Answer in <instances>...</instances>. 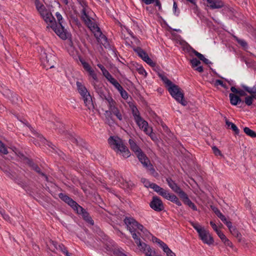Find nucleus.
<instances>
[{"instance_id":"nucleus-32","label":"nucleus","mask_w":256,"mask_h":256,"mask_svg":"<svg viewBox=\"0 0 256 256\" xmlns=\"http://www.w3.org/2000/svg\"><path fill=\"white\" fill-rule=\"evenodd\" d=\"M164 198L174 203L178 200V197L176 195L170 194L168 192H166V196H164Z\"/></svg>"},{"instance_id":"nucleus-20","label":"nucleus","mask_w":256,"mask_h":256,"mask_svg":"<svg viewBox=\"0 0 256 256\" xmlns=\"http://www.w3.org/2000/svg\"><path fill=\"white\" fill-rule=\"evenodd\" d=\"M84 101L85 106L90 110H93L94 108V106L92 100V98L90 94L82 98Z\"/></svg>"},{"instance_id":"nucleus-19","label":"nucleus","mask_w":256,"mask_h":256,"mask_svg":"<svg viewBox=\"0 0 256 256\" xmlns=\"http://www.w3.org/2000/svg\"><path fill=\"white\" fill-rule=\"evenodd\" d=\"M76 84L78 93L80 94L82 98H85V96L90 94L86 86L82 84V83L80 82H76Z\"/></svg>"},{"instance_id":"nucleus-33","label":"nucleus","mask_w":256,"mask_h":256,"mask_svg":"<svg viewBox=\"0 0 256 256\" xmlns=\"http://www.w3.org/2000/svg\"><path fill=\"white\" fill-rule=\"evenodd\" d=\"M230 232L232 235L236 237L238 240L239 242L240 241L242 236L236 227L230 230Z\"/></svg>"},{"instance_id":"nucleus-45","label":"nucleus","mask_w":256,"mask_h":256,"mask_svg":"<svg viewBox=\"0 0 256 256\" xmlns=\"http://www.w3.org/2000/svg\"><path fill=\"white\" fill-rule=\"evenodd\" d=\"M234 38L235 40L237 41V42L242 46L246 47V46H247V43L245 42V40L239 39L238 37L236 36H234Z\"/></svg>"},{"instance_id":"nucleus-6","label":"nucleus","mask_w":256,"mask_h":256,"mask_svg":"<svg viewBox=\"0 0 256 256\" xmlns=\"http://www.w3.org/2000/svg\"><path fill=\"white\" fill-rule=\"evenodd\" d=\"M49 250L54 252L60 251L64 254L66 256H72L68 252L66 248L62 244H58L54 240L49 241Z\"/></svg>"},{"instance_id":"nucleus-25","label":"nucleus","mask_w":256,"mask_h":256,"mask_svg":"<svg viewBox=\"0 0 256 256\" xmlns=\"http://www.w3.org/2000/svg\"><path fill=\"white\" fill-rule=\"evenodd\" d=\"M226 124L228 128H231L234 132L236 134H238L240 130L235 124L229 122L227 119L226 120Z\"/></svg>"},{"instance_id":"nucleus-55","label":"nucleus","mask_w":256,"mask_h":256,"mask_svg":"<svg viewBox=\"0 0 256 256\" xmlns=\"http://www.w3.org/2000/svg\"><path fill=\"white\" fill-rule=\"evenodd\" d=\"M104 100L106 101L108 104L114 100L109 94H107V96L106 98H104Z\"/></svg>"},{"instance_id":"nucleus-16","label":"nucleus","mask_w":256,"mask_h":256,"mask_svg":"<svg viewBox=\"0 0 256 256\" xmlns=\"http://www.w3.org/2000/svg\"><path fill=\"white\" fill-rule=\"evenodd\" d=\"M94 36L96 38L98 42L103 45L104 48H107L108 46V39L105 35H104L101 30L98 32H95L94 34Z\"/></svg>"},{"instance_id":"nucleus-50","label":"nucleus","mask_w":256,"mask_h":256,"mask_svg":"<svg viewBox=\"0 0 256 256\" xmlns=\"http://www.w3.org/2000/svg\"><path fill=\"white\" fill-rule=\"evenodd\" d=\"M97 66L102 70V74L104 75H104L106 74L108 72L106 70V68L102 64H97Z\"/></svg>"},{"instance_id":"nucleus-22","label":"nucleus","mask_w":256,"mask_h":256,"mask_svg":"<svg viewBox=\"0 0 256 256\" xmlns=\"http://www.w3.org/2000/svg\"><path fill=\"white\" fill-rule=\"evenodd\" d=\"M166 181L168 186L172 188V190L176 193L180 190V188L178 184L172 180L171 178H167Z\"/></svg>"},{"instance_id":"nucleus-54","label":"nucleus","mask_w":256,"mask_h":256,"mask_svg":"<svg viewBox=\"0 0 256 256\" xmlns=\"http://www.w3.org/2000/svg\"><path fill=\"white\" fill-rule=\"evenodd\" d=\"M160 246L162 248L163 250L166 253V252H168V251L170 250L168 246L164 242H162V244Z\"/></svg>"},{"instance_id":"nucleus-14","label":"nucleus","mask_w":256,"mask_h":256,"mask_svg":"<svg viewBox=\"0 0 256 256\" xmlns=\"http://www.w3.org/2000/svg\"><path fill=\"white\" fill-rule=\"evenodd\" d=\"M82 18L91 30L94 32V34L95 32H98L100 30V28L97 26V24L91 20L88 14L84 16H82Z\"/></svg>"},{"instance_id":"nucleus-53","label":"nucleus","mask_w":256,"mask_h":256,"mask_svg":"<svg viewBox=\"0 0 256 256\" xmlns=\"http://www.w3.org/2000/svg\"><path fill=\"white\" fill-rule=\"evenodd\" d=\"M160 246L162 248L163 250L166 253V252H168V251L170 250L168 246L164 242H162V244Z\"/></svg>"},{"instance_id":"nucleus-23","label":"nucleus","mask_w":256,"mask_h":256,"mask_svg":"<svg viewBox=\"0 0 256 256\" xmlns=\"http://www.w3.org/2000/svg\"><path fill=\"white\" fill-rule=\"evenodd\" d=\"M112 114V112L108 110H106L104 114L106 118V122L108 125H111L112 124H113L114 122Z\"/></svg>"},{"instance_id":"nucleus-40","label":"nucleus","mask_w":256,"mask_h":256,"mask_svg":"<svg viewBox=\"0 0 256 256\" xmlns=\"http://www.w3.org/2000/svg\"><path fill=\"white\" fill-rule=\"evenodd\" d=\"M56 130H58L60 132H64V125L63 124L60 122L58 119H56Z\"/></svg>"},{"instance_id":"nucleus-30","label":"nucleus","mask_w":256,"mask_h":256,"mask_svg":"<svg viewBox=\"0 0 256 256\" xmlns=\"http://www.w3.org/2000/svg\"><path fill=\"white\" fill-rule=\"evenodd\" d=\"M40 59L43 66L46 68L48 64V60L47 58L46 54L45 51H44L43 53H41Z\"/></svg>"},{"instance_id":"nucleus-24","label":"nucleus","mask_w":256,"mask_h":256,"mask_svg":"<svg viewBox=\"0 0 256 256\" xmlns=\"http://www.w3.org/2000/svg\"><path fill=\"white\" fill-rule=\"evenodd\" d=\"M129 144L130 146V148L132 151H134L135 152L136 155L138 153H140V152H142L141 149L132 140H129Z\"/></svg>"},{"instance_id":"nucleus-48","label":"nucleus","mask_w":256,"mask_h":256,"mask_svg":"<svg viewBox=\"0 0 256 256\" xmlns=\"http://www.w3.org/2000/svg\"><path fill=\"white\" fill-rule=\"evenodd\" d=\"M212 150L214 154L216 156H222L221 152L218 149V148L216 146H212Z\"/></svg>"},{"instance_id":"nucleus-44","label":"nucleus","mask_w":256,"mask_h":256,"mask_svg":"<svg viewBox=\"0 0 256 256\" xmlns=\"http://www.w3.org/2000/svg\"><path fill=\"white\" fill-rule=\"evenodd\" d=\"M215 85L216 86L220 85L222 87H223L224 88L226 89L228 88L227 85L226 84L224 83V82L222 80H216Z\"/></svg>"},{"instance_id":"nucleus-7","label":"nucleus","mask_w":256,"mask_h":256,"mask_svg":"<svg viewBox=\"0 0 256 256\" xmlns=\"http://www.w3.org/2000/svg\"><path fill=\"white\" fill-rule=\"evenodd\" d=\"M150 206L152 210L158 212L162 211L164 208L162 200L157 196L152 197Z\"/></svg>"},{"instance_id":"nucleus-38","label":"nucleus","mask_w":256,"mask_h":256,"mask_svg":"<svg viewBox=\"0 0 256 256\" xmlns=\"http://www.w3.org/2000/svg\"><path fill=\"white\" fill-rule=\"evenodd\" d=\"M184 204L188 205L190 208L196 211L197 208L196 206L193 203L190 198L184 202Z\"/></svg>"},{"instance_id":"nucleus-57","label":"nucleus","mask_w":256,"mask_h":256,"mask_svg":"<svg viewBox=\"0 0 256 256\" xmlns=\"http://www.w3.org/2000/svg\"><path fill=\"white\" fill-rule=\"evenodd\" d=\"M210 225L212 228L214 229V230L216 232V234H218V232L220 231L216 225L214 224V222H213L212 221H210Z\"/></svg>"},{"instance_id":"nucleus-9","label":"nucleus","mask_w":256,"mask_h":256,"mask_svg":"<svg viewBox=\"0 0 256 256\" xmlns=\"http://www.w3.org/2000/svg\"><path fill=\"white\" fill-rule=\"evenodd\" d=\"M74 210L78 214H82L84 219L91 225H94V222L90 216L89 214L79 204L76 208Z\"/></svg>"},{"instance_id":"nucleus-37","label":"nucleus","mask_w":256,"mask_h":256,"mask_svg":"<svg viewBox=\"0 0 256 256\" xmlns=\"http://www.w3.org/2000/svg\"><path fill=\"white\" fill-rule=\"evenodd\" d=\"M112 114H114V116H116V117L120 120H122V114L120 113V110L118 109V108H116L115 110H114L112 112Z\"/></svg>"},{"instance_id":"nucleus-8","label":"nucleus","mask_w":256,"mask_h":256,"mask_svg":"<svg viewBox=\"0 0 256 256\" xmlns=\"http://www.w3.org/2000/svg\"><path fill=\"white\" fill-rule=\"evenodd\" d=\"M134 50L137 53L138 56L148 64L152 67L155 66L156 63L152 60L148 54L142 48L138 47L134 48Z\"/></svg>"},{"instance_id":"nucleus-3","label":"nucleus","mask_w":256,"mask_h":256,"mask_svg":"<svg viewBox=\"0 0 256 256\" xmlns=\"http://www.w3.org/2000/svg\"><path fill=\"white\" fill-rule=\"evenodd\" d=\"M168 91L178 102L184 106L188 104L187 101L184 98V93L182 90L177 85L174 84L168 88Z\"/></svg>"},{"instance_id":"nucleus-11","label":"nucleus","mask_w":256,"mask_h":256,"mask_svg":"<svg viewBox=\"0 0 256 256\" xmlns=\"http://www.w3.org/2000/svg\"><path fill=\"white\" fill-rule=\"evenodd\" d=\"M199 236L204 243L208 245H211L214 242V239L209 232L205 229L199 234Z\"/></svg>"},{"instance_id":"nucleus-21","label":"nucleus","mask_w":256,"mask_h":256,"mask_svg":"<svg viewBox=\"0 0 256 256\" xmlns=\"http://www.w3.org/2000/svg\"><path fill=\"white\" fill-rule=\"evenodd\" d=\"M230 102L232 105L236 106L242 102L240 97L234 94L230 93L229 94Z\"/></svg>"},{"instance_id":"nucleus-56","label":"nucleus","mask_w":256,"mask_h":256,"mask_svg":"<svg viewBox=\"0 0 256 256\" xmlns=\"http://www.w3.org/2000/svg\"><path fill=\"white\" fill-rule=\"evenodd\" d=\"M192 52L200 59V60H201L202 58H204V55L198 52L195 50L192 49Z\"/></svg>"},{"instance_id":"nucleus-46","label":"nucleus","mask_w":256,"mask_h":256,"mask_svg":"<svg viewBox=\"0 0 256 256\" xmlns=\"http://www.w3.org/2000/svg\"><path fill=\"white\" fill-rule=\"evenodd\" d=\"M0 92L2 93L4 95L10 97L9 94L10 93V92L9 90L6 89L4 86V88L2 86V88H0Z\"/></svg>"},{"instance_id":"nucleus-61","label":"nucleus","mask_w":256,"mask_h":256,"mask_svg":"<svg viewBox=\"0 0 256 256\" xmlns=\"http://www.w3.org/2000/svg\"><path fill=\"white\" fill-rule=\"evenodd\" d=\"M148 134L150 136V137L153 140H155L156 139L155 134L152 133V128H148Z\"/></svg>"},{"instance_id":"nucleus-62","label":"nucleus","mask_w":256,"mask_h":256,"mask_svg":"<svg viewBox=\"0 0 256 256\" xmlns=\"http://www.w3.org/2000/svg\"><path fill=\"white\" fill-rule=\"evenodd\" d=\"M136 229H138V230H139L140 231L143 232H144V230H146L144 228V226L142 224H141L140 223H138V222L137 223L136 226Z\"/></svg>"},{"instance_id":"nucleus-59","label":"nucleus","mask_w":256,"mask_h":256,"mask_svg":"<svg viewBox=\"0 0 256 256\" xmlns=\"http://www.w3.org/2000/svg\"><path fill=\"white\" fill-rule=\"evenodd\" d=\"M114 256H126L125 254L118 250H115L114 252Z\"/></svg>"},{"instance_id":"nucleus-64","label":"nucleus","mask_w":256,"mask_h":256,"mask_svg":"<svg viewBox=\"0 0 256 256\" xmlns=\"http://www.w3.org/2000/svg\"><path fill=\"white\" fill-rule=\"evenodd\" d=\"M37 136H38V140H40L42 143H44L45 142V141L46 140L45 138H44L42 136L39 134H37Z\"/></svg>"},{"instance_id":"nucleus-4","label":"nucleus","mask_w":256,"mask_h":256,"mask_svg":"<svg viewBox=\"0 0 256 256\" xmlns=\"http://www.w3.org/2000/svg\"><path fill=\"white\" fill-rule=\"evenodd\" d=\"M130 232L132 234V237L134 239L135 242L137 244L138 246L140 248L141 250H142L144 252L146 253V256H152V250L148 245H147L144 242H142L139 236L140 233H136V230H134V232Z\"/></svg>"},{"instance_id":"nucleus-60","label":"nucleus","mask_w":256,"mask_h":256,"mask_svg":"<svg viewBox=\"0 0 256 256\" xmlns=\"http://www.w3.org/2000/svg\"><path fill=\"white\" fill-rule=\"evenodd\" d=\"M112 85L118 90V92L123 88L117 80H116Z\"/></svg>"},{"instance_id":"nucleus-13","label":"nucleus","mask_w":256,"mask_h":256,"mask_svg":"<svg viewBox=\"0 0 256 256\" xmlns=\"http://www.w3.org/2000/svg\"><path fill=\"white\" fill-rule=\"evenodd\" d=\"M124 222L126 226L127 229L130 232H132L136 230V226L138 222L132 217H126Z\"/></svg>"},{"instance_id":"nucleus-36","label":"nucleus","mask_w":256,"mask_h":256,"mask_svg":"<svg viewBox=\"0 0 256 256\" xmlns=\"http://www.w3.org/2000/svg\"><path fill=\"white\" fill-rule=\"evenodd\" d=\"M190 224L193 228L197 231L198 235L204 230V228H202V226L198 224H196L194 222H191Z\"/></svg>"},{"instance_id":"nucleus-5","label":"nucleus","mask_w":256,"mask_h":256,"mask_svg":"<svg viewBox=\"0 0 256 256\" xmlns=\"http://www.w3.org/2000/svg\"><path fill=\"white\" fill-rule=\"evenodd\" d=\"M136 156L144 167L147 168L152 174L155 172V170L149 159L142 152H140L136 154Z\"/></svg>"},{"instance_id":"nucleus-10","label":"nucleus","mask_w":256,"mask_h":256,"mask_svg":"<svg viewBox=\"0 0 256 256\" xmlns=\"http://www.w3.org/2000/svg\"><path fill=\"white\" fill-rule=\"evenodd\" d=\"M35 4L41 16L47 23L48 22V11L47 9L42 4H40L38 0H36Z\"/></svg>"},{"instance_id":"nucleus-35","label":"nucleus","mask_w":256,"mask_h":256,"mask_svg":"<svg viewBox=\"0 0 256 256\" xmlns=\"http://www.w3.org/2000/svg\"><path fill=\"white\" fill-rule=\"evenodd\" d=\"M159 76L161 78L164 82L168 87L171 86L172 84H174L170 80H169L166 76L162 74H159Z\"/></svg>"},{"instance_id":"nucleus-31","label":"nucleus","mask_w":256,"mask_h":256,"mask_svg":"<svg viewBox=\"0 0 256 256\" xmlns=\"http://www.w3.org/2000/svg\"><path fill=\"white\" fill-rule=\"evenodd\" d=\"M176 193L178 194V196L184 202L189 199L186 194L182 190L181 188H180V190H178Z\"/></svg>"},{"instance_id":"nucleus-58","label":"nucleus","mask_w":256,"mask_h":256,"mask_svg":"<svg viewBox=\"0 0 256 256\" xmlns=\"http://www.w3.org/2000/svg\"><path fill=\"white\" fill-rule=\"evenodd\" d=\"M217 234L219 236V238L221 239V240L224 242L227 238L226 236L222 233V232L220 230L218 232Z\"/></svg>"},{"instance_id":"nucleus-39","label":"nucleus","mask_w":256,"mask_h":256,"mask_svg":"<svg viewBox=\"0 0 256 256\" xmlns=\"http://www.w3.org/2000/svg\"><path fill=\"white\" fill-rule=\"evenodd\" d=\"M96 90L100 98L104 100V98H106V96H107V94L104 93V90L100 88H97Z\"/></svg>"},{"instance_id":"nucleus-26","label":"nucleus","mask_w":256,"mask_h":256,"mask_svg":"<svg viewBox=\"0 0 256 256\" xmlns=\"http://www.w3.org/2000/svg\"><path fill=\"white\" fill-rule=\"evenodd\" d=\"M251 95L245 98L244 102L248 106L252 104L254 98L256 100V93H250Z\"/></svg>"},{"instance_id":"nucleus-47","label":"nucleus","mask_w":256,"mask_h":256,"mask_svg":"<svg viewBox=\"0 0 256 256\" xmlns=\"http://www.w3.org/2000/svg\"><path fill=\"white\" fill-rule=\"evenodd\" d=\"M119 92H120L122 97L124 99V100L128 99V94L123 88L122 89H121L119 91Z\"/></svg>"},{"instance_id":"nucleus-41","label":"nucleus","mask_w":256,"mask_h":256,"mask_svg":"<svg viewBox=\"0 0 256 256\" xmlns=\"http://www.w3.org/2000/svg\"><path fill=\"white\" fill-rule=\"evenodd\" d=\"M80 61L82 62V64L84 69L86 71L88 72L92 68L88 62H86L84 60H80Z\"/></svg>"},{"instance_id":"nucleus-15","label":"nucleus","mask_w":256,"mask_h":256,"mask_svg":"<svg viewBox=\"0 0 256 256\" xmlns=\"http://www.w3.org/2000/svg\"><path fill=\"white\" fill-rule=\"evenodd\" d=\"M146 182L148 184V185H146V186L147 188H150L154 190L157 193H158L160 195L164 197L166 196V192H168L164 188L160 187L158 184L154 183H150L148 181H146Z\"/></svg>"},{"instance_id":"nucleus-18","label":"nucleus","mask_w":256,"mask_h":256,"mask_svg":"<svg viewBox=\"0 0 256 256\" xmlns=\"http://www.w3.org/2000/svg\"><path fill=\"white\" fill-rule=\"evenodd\" d=\"M208 6L212 9L220 8L224 6V3L221 0H206Z\"/></svg>"},{"instance_id":"nucleus-27","label":"nucleus","mask_w":256,"mask_h":256,"mask_svg":"<svg viewBox=\"0 0 256 256\" xmlns=\"http://www.w3.org/2000/svg\"><path fill=\"white\" fill-rule=\"evenodd\" d=\"M78 4L82 7V16H86L88 14L86 12V8L88 7V4L86 0H77Z\"/></svg>"},{"instance_id":"nucleus-43","label":"nucleus","mask_w":256,"mask_h":256,"mask_svg":"<svg viewBox=\"0 0 256 256\" xmlns=\"http://www.w3.org/2000/svg\"><path fill=\"white\" fill-rule=\"evenodd\" d=\"M0 152L4 154H6L8 153V151L6 148L5 146L0 141Z\"/></svg>"},{"instance_id":"nucleus-28","label":"nucleus","mask_w":256,"mask_h":256,"mask_svg":"<svg viewBox=\"0 0 256 256\" xmlns=\"http://www.w3.org/2000/svg\"><path fill=\"white\" fill-rule=\"evenodd\" d=\"M122 186H123L124 188L126 190H130L134 186V184L130 180L125 181L124 182L122 183Z\"/></svg>"},{"instance_id":"nucleus-49","label":"nucleus","mask_w":256,"mask_h":256,"mask_svg":"<svg viewBox=\"0 0 256 256\" xmlns=\"http://www.w3.org/2000/svg\"><path fill=\"white\" fill-rule=\"evenodd\" d=\"M88 72L89 73V74L92 78L94 80H97V75L92 68L88 71Z\"/></svg>"},{"instance_id":"nucleus-12","label":"nucleus","mask_w":256,"mask_h":256,"mask_svg":"<svg viewBox=\"0 0 256 256\" xmlns=\"http://www.w3.org/2000/svg\"><path fill=\"white\" fill-rule=\"evenodd\" d=\"M59 198L64 202L70 206L74 210L78 205V204L71 198L64 193H60L58 194Z\"/></svg>"},{"instance_id":"nucleus-42","label":"nucleus","mask_w":256,"mask_h":256,"mask_svg":"<svg viewBox=\"0 0 256 256\" xmlns=\"http://www.w3.org/2000/svg\"><path fill=\"white\" fill-rule=\"evenodd\" d=\"M190 63L192 64V67L194 68L198 66L200 64V60L196 58H193L190 60Z\"/></svg>"},{"instance_id":"nucleus-2","label":"nucleus","mask_w":256,"mask_h":256,"mask_svg":"<svg viewBox=\"0 0 256 256\" xmlns=\"http://www.w3.org/2000/svg\"><path fill=\"white\" fill-rule=\"evenodd\" d=\"M108 143L112 148L120 152L124 158H128L130 156V152L124 144L122 140L118 136H110Z\"/></svg>"},{"instance_id":"nucleus-52","label":"nucleus","mask_w":256,"mask_h":256,"mask_svg":"<svg viewBox=\"0 0 256 256\" xmlns=\"http://www.w3.org/2000/svg\"><path fill=\"white\" fill-rule=\"evenodd\" d=\"M132 114L134 116V120H136V116H140V112L138 111V110L136 107L132 108Z\"/></svg>"},{"instance_id":"nucleus-17","label":"nucleus","mask_w":256,"mask_h":256,"mask_svg":"<svg viewBox=\"0 0 256 256\" xmlns=\"http://www.w3.org/2000/svg\"><path fill=\"white\" fill-rule=\"evenodd\" d=\"M135 121L140 128L142 130H143L144 131L146 134L148 133V122L144 120L142 117L136 116V118Z\"/></svg>"},{"instance_id":"nucleus-1","label":"nucleus","mask_w":256,"mask_h":256,"mask_svg":"<svg viewBox=\"0 0 256 256\" xmlns=\"http://www.w3.org/2000/svg\"><path fill=\"white\" fill-rule=\"evenodd\" d=\"M50 14L52 16V20H50V18L49 17V26H50L52 30L62 40H66L70 36V34L62 25V16L58 12L55 13V16L58 22V23H56L52 12H50Z\"/></svg>"},{"instance_id":"nucleus-51","label":"nucleus","mask_w":256,"mask_h":256,"mask_svg":"<svg viewBox=\"0 0 256 256\" xmlns=\"http://www.w3.org/2000/svg\"><path fill=\"white\" fill-rule=\"evenodd\" d=\"M222 222L227 226L230 231L234 228V226H232V222L228 221L226 218V221H223Z\"/></svg>"},{"instance_id":"nucleus-34","label":"nucleus","mask_w":256,"mask_h":256,"mask_svg":"<svg viewBox=\"0 0 256 256\" xmlns=\"http://www.w3.org/2000/svg\"><path fill=\"white\" fill-rule=\"evenodd\" d=\"M244 131L245 134L251 138H256V132L254 131L250 130L249 128H244Z\"/></svg>"},{"instance_id":"nucleus-29","label":"nucleus","mask_w":256,"mask_h":256,"mask_svg":"<svg viewBox=\"0 0 256 256\" xmlns=\"http://www.w3.org/2000/svg\"><path fill=\"white\" fill-rule=\"evenodd\" d=\"M212 210L217 216L218 218H219L222 222L226 221V216L220 211V210L216 207L212 208Z\"/></svg>"},{"instance_id":"nucleus-63","label":"nucleus","mask_w":256,"mask_h":256,"mask_svg":"<svg viewBox=\"0 0 256 256\" xmlns=\"http://www.w3.org/2000/svg\"><path fill=\"white\" fill-rule=\"evenodd\" d=\"M152 240L154 242H156L158 244H159L160 246L162 244V242H162V240L154 236L152 237Z\"/></svg>"}]
</instances>
